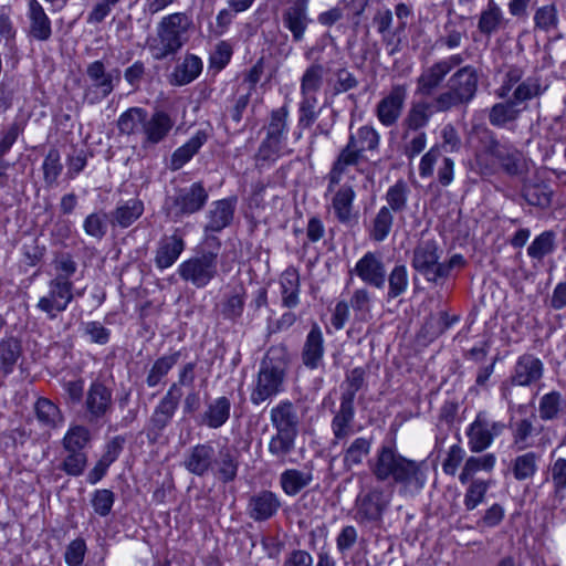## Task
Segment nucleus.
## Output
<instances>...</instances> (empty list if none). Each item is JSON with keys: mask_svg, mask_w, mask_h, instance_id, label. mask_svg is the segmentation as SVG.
<instances>
[{"mask_svg": "<svg viewBox=\"0 0 566 566\" xmlns=\"http://www.w3.org/2000/svg\"><path fill=\"white\" fill-rule=\"evenodd\" d=\"M235 202L231 199H221L211 205L207 214L206 231L220 232L233 220Z\"/></svg>", "mask_w": 566, "mask_h": 566, "instance_id": "nucleus-28", "label": "nucleus"}, {"mask_svg": "<svg viewBox=\"0 0 566 566\" xmlns=\"http://www.w3.org/2000/svg\"><path fill=\"white\" fill-rule=\"evenodd\" d=\"M434 98L429 102H422L412 107L406 119L407 125L410 128L417 129L422 127L429 119L430 116L437 113H444V109H436Z\"/></svg>", "mask_w": 566, "mask_h": 566, "instance_id": "nucleus-52", "label": "nucleus"}, {"mask_svg": "<svg viewBox=\"0 0 566 566\" xmlns=\"http://www.w3.org/2000/svg\"><path fill=\"white\" fill-rule=\"evenodd\" d=\"M505 429L501 421H490L485 411H480L467 430L468 446L471 452L486 450Z\"/></svg>", "mask_w": 566, "mask_h": 566, "instance_id": "nucleus-13", "label": "nucleus"}, {"mask_svg": "<svg viewBox=\"0 0 566 566\" xmlns=\"http://www.w3.org/2000/svg\"><path fill=\"white\" fill-rule=\"evenodd\" d=\"M23 353L22 343L14 336H6L0 340V371L3 376L13 373Z\"/></svg>", "mask_w": 566, "mask_h": 566, "instance_id": "nucleus-33", "label": "nucleus"}, {"mask_svg": "<svg viewBox=\"0 0 566 566\" xmlns=\"http://www.w3.org/2000/svg\"><path fill=\"white\" fill-rule=\"evenodd\" d=\"M524 75V69L518 65H507L504 73L502 84L495 90L496 97L505 99L510 96L512 88L522 80Z\"/></svg>", "mask_w": 566, "mask_h": 566, "instance_id": "nucleus-62", "label": "nucleus"}, {"mask_svg": "<svg viewBox=\"0 0 566 566\" xmlns=\"http://www.w3.org/2000/svg\"><path fill=\"white\" fill-rule=\"evenodd\" d=\"M182 352L184 349L174 350L169 354L158 357L147 374L146 385L149 388L157 387L180 360L182 357Z\"/></svg>", "mask_w": 566, "mask_h": 566, "instance_id": "nucleus-34", "label": "nucleus"}, {"mask_svg": "<svg viewBox=\"0 0 566 566\" xmlns=\"http://www.w3.org/2000/svg\"><path fill=\"white\" fill-rule=\"evenodd\" d=\"M370 440L366 438H356L344 453V464L347 468L360 464L363 459L369 453Z\"/></svg>", "mask_w": 566, "mask_h": 566, "instance_id": "nucleus-56", "label": "nucleus"}, {"mask_svg": "<svg viewBox=\"0 0 566 566\" xmlns=\"http://www.w3.org/2000/svg\"><path fill=\"white\" fill-rule=\"evenodd\" d=\"M365 376L366 373L363 367H356L349 370L346 374L340 399L354 402L357 391L363 389L365 386Z\"/></svg>", "mask_w": 566, "mask_h": 566, "instance_id": "nucleus-55", "label": "nucleus"}, {"mask_svg": "<svg viewBox=\"0 0 566 566\" xmlns=\"http://www.w3.org/2000/svg\"><path fill=\"white\" fill-rule=\"evenodd\" d=\"M549 474L554 486V494L563 499L566 490V459L558 458L549 465Z\"/></svg>", "mask_w": 566, "mask_h": 566, "instance_id": "nucleus-64", "label": "nucleus"}, {"mask_svg": "<svg viewBox=\"0 0 566 566\" xmlns=\"http://www.w3.org/2000/svg\"><path fill=\"white\" fill-rule=\"evenodd\" d=\"M247 291L245 287L240 284L227 293L220 304V313L223 319L230 322H238L242 316L245 306Z\"/></svg>", "mask_w": 566, "mask_h": 566, "instance_id": "nucleus-31", "label": "nucleus"}, {"mask_svg": "<svg viewBox=\"0 0 566 566\" xmlns=\"http://www.w3.org/2000/svg\"><path fill=\"white\" fill-rule=\"evenodd\" d=\"M230 410V399L224 396L218 397L207 406L206 411L201 415V423L210 429H218L229 420Z\"/></svg>", "mask_w": 566, "mask_h": 566, "instance_id": "nucleus-35", "label": "nucleus"}, {"mask_svg": "<svg viewBox=\"0 0 566 566\" xmlns=\"http://www.w3.org/2000/svg\"><path fill=\"white\" fill-rule=\"evenodd\" d=\"M317 97L301 96L298 104V127L310 128L317 119Z\"/></svg>", "mask_w": 566, "mask_h": 566, "instance_id": "nucleus-63", "label": "nucleus"}, {"mask_svg": "<svg viewBox=\"0 0 566 566\" xmlns=\"http://www.w3.org/2000/svg\"><path fill=\"white\" fill-rule=\"evenodd\" d=\"M379 145V135L369 126H363L355 133H350L348 142L345 145L354 150L360 158L366 151H374Z\"/></svg>", "mask_w": 566, "mask_h": 566, "instance_id": "nucleus-39", "label": "nucleus"}, {"mask_svg": "<svg viewBox=\"0 0 566 566\" xmlns=\"http://www.w3.org/2000/svg\"><path fill=\"white\" fill-rule=\"evenodd\" d=\"M281 305L285 308H295L300 305L301 277L294 266L286 268L279 277Z\"/></svg>", "mask_w": 566, "mask_h": 566, "instance_id": "nucleus-27", "label": "nucleus"}, {"mask_svg": "<svg viewBox=\"0 0 566 566\" xmlns=\"http://www.w3.org/2000/svg\"><path fill=\"white\" fill-rule=\"evenodd\" d=\"M281 500L276 493L262 490L252 494L248 501L247 513L255 522L272 518L281 507Z\"/></svg>", "mask_w": 566, "mask_h": 566, "instance_id": "nucleus-21", "label": "nucleus"}, {"mask_svg": "<svg viewBox=\"0 0 566 566\" xmlns=\"http://www.w3.org/2000/svg\"><path fill=\"white\" fill-rule=\"evenodd\" d=\"M202 67L203 64L200 57L195 54H187L172 73L176 84L186 85L191 83L201 74Z\"/></svg>", "mask_w": 566, "mask_h": 566, "instance_id": "nucleus-45", "label": "nucleus"}, {"mask_svg": "<svg viewBox=\"0 0 566 566\" xmlns=\"http://www.w3.org/2000/svg\"><path fill=\"white\" fill-rule=\"evenodd\" d=\"M323 49L324 48L321 45H315L304 53L305 59L311 61V64L304 70L300 78L301 96L317 97L324 86L325 76L329 71V67L318 55Z\"/></svg>", "mask_w": 566, "mask_h": 566, "instance_id": "nucleus-12", "label": "nucleus"}, {"mask_svg": "<svg viewBox=\"0 0 566 566\" xmlns=\"http://www.w3.org/2000/svg\"><path fill=\"white\" fill-rule=\"evenodd\" d=\"M289 154H291V149L287 148L286 143L265 135V138L258 148L254 159L256 165H264L266 163H274L280 157Z\"/></svg>", "mask_w": 566, "mask_h": 566, "instance_id": "nucleus-44", "label": "nucleus"}, {"mask_svg": "<svg viewBox=\"0 0 566 566\" xmlns=\"http://www.w3.org/2000/svg\"><path fill=\"white\" fill-rule=\"evenodd\" d=\"M360 157L348 147L344 146L335 160L332 164V167L326 175V179L328 181L327 191H334L335 187L338 186L345 178L354 179L355 171H358V165L360 163Z\"/></svg>", "mask_w": 566, "mask_h": 566, "instance_id": "nucleus-16", "label": "nucleus"}, {"mask_svg": "<svg viewBox=\"0 0 566 566\" xmlns=\"http://www.w3.org/2000/svg\"><path fill=\"white\" fill-rule=\"evenodd\" d=\"M355 191L348 185H343L335 192L332 206L337 220L342 223H349L353 218V202L355 199Z\"/></svg>", "mask_w": 566, "mask_h": 566, "instance_id": "nucleus-40", "label": "nucleus"}, {"mask_svg": "<svg viewBox=\"0 0 566 566\" xmlns=\"http://www.w3.org/2000/svg\"><path fill=\"white\" fill-rule=\"evenodd\" d=\"M355 273L363 282L381 289L386 282V265L381 255L375 252H367L355 265Z\"/></svg>", "mask_w": 566, "mask_h": 566, "instance_id": "nucleus-23", "label": "nucleus"}, {"mask_svg": "<svg viewBox=\"0 0 566 566\" xmlns=\"http://www.w3.org/2000/svg\"><path fill=\"white\" fill-rule=\"evenodd\" d=\"M66 455L59 465L60 470L71 476L83 474L87 465L86 452L65 451Z\"/></svg>", "mask_w": 566, "mask_h": 566, "instance_id": "nucleus-60", "label": "nucleus"}, {"mask_svg": "<svg viewBox=\"0 0 566 566\" xmlns=\"http://www.w3.org/2000/svg\"><path fill=\"white\" fill-rule=\"evenodd\" d=\"M216 463V450L206 442L191 447L185 454L182 465L191 474L197 476L208 475Z\"/></svg>", "mask_w": 566, "mask_h": 566, "instance_id": "nucleus-17", "label": "nucleus"}, {"mask_svg": "<svg viewBox=\"0 0 566 566\" xmlns=\"http://www.w3.org/2000/svg\"><path fill=\"white\" fill-rule=\"evenodd\" d=\"M270 420L275 432L298 436L300 418L290 400H281L270 410Z\"/></svg>", "mask_w": 566, "mask_h": 566, "instance_id": "nucleus-24", "label": "nucleus"}, {"mask_svg": "<svg viewBox=\"0 0 566 566\" xmlns=\"http://www.w3.org/2000/svg\"><path fill=\"white\" fill-rule=\"evenodd\" d=\"M29 35L38 41H48L52 35V23L38 0L28 1Z\"/></svg>", "mask_w": 566, "mask_h": 566, "instance_id": "nucleus-26", "label": "nucleus"}, {"mask_svg": "<svg viewBox=\"0 0 566 566\" xmlns=\"http://www.w3.org/2000/svg\"><path fill=\"white\" fill-rule=\"evenodd\" d=\"M296 438L297 436L275 432L269 441L268 450L280 463H285L295 449Z\"/></svg>", "mask_w": 566, "mask_h": 566, "instance_id": "nucleus-49", "label": "nucleus"}, {"mask_svg": "<svg viewBox=\"0 0 566 566\" xmlns=\"http://www.w3.org/2000/svg\"><path fill=\"white\" fill-rule=\"evenodd\" d=\"M289 371V356L283 347H272L260 364L253 380L250 401L259 406L274 398L285 389Z\"/></svg>", "mask_w": 566, "mask_h": 566, "instance_id": "nucleus-2", "label": "nucleus"}, {"mask_svg": "<svg viewBox=\"0 0 566 566\" xmlns=\"http://www.w3.org/2000/svg\"><path fill=\"white\" fill-rule=\"evenodd\" d=\"M63 165L61 163V156L56 148H51L46 154L42 170L43 178L48 186H53L57 182V178L61 175Z\"/></svg>", "mask_w": 566, "mask_h": 566, "instance_id": "nucleus-58", "label": "nucleus"}, {"mask_svg": "<svg viewBox=\"0 0 566 566\" xmlns=\"http://www.w3.org/2000/svg\"><path fill=\"white\" fill-rule=\"evenodd\" d=\"M207 142V134L198 130L186 144L178 147L171 155L170 169H181Z\"/></svg>", "mask_w": 566, "mask_h": 566, "instance_id": "nucleus-36", "label": "nucleus"}, {"mask_svg": "<svg viewBox=\"0 0 566 566\" xmlns=\"http://www.w3.org/2000/svg\"><path fill=\"white\" fill-rule=\"evenodd\" d=\"M86 76L90 85L85 88L84 98L93 105L112 94L120 81V71L115 69L108 72L105 64L97 60L87 65Z\"/></svg>", "mask_w": 566, "mask_h": 566, "instance_id": "nucleus-8", "label": "nucleus"}, {"mask_svg": "<svg viewBox=\"0 0 566 566\" xmlns=\"http://www.w3.org/2000/svg\"><path fill=\"white\" fill-rule=\"evenodd\" d=\"M209 198L201 181L191 184L189 187L180 188L171 197V203L168 213L175 219L189 216L200 211L207 203Z\"/></svg>", "mask_w": 566, "mask_h": 566, "instance_id": "nucleus-11", "label": "nucleus"}, {"mask_svg": "<svg viewBox=\"0 0 566 566\" xmlns=\"http://www.w3.org/2000/svg\"><path fill=\"white\" fill-rule=\"evenodd\" d=\"M333 439L331 446H338L340 442L347 441L349 437L355 434V407L354 402L342 400L338 410L335 411L331 422Z\"/></svg>", "mask_w": 566, "mask_h": 566, "instance_id": "nucleus-19", "label": "nucleus"}, {"mask_svg": "<svg viewBox=\"0 0 566 566\" xmlns=\"http://www.w3.org/2000/svg\"><path fill=\"white\" fill-rule=\"evenodd\" d=\"M107 229L108 219L104 211L92 212L83 221L84 232L98 241L106 235Z\"/></svg>", "mask_w": 566, "mask_h": 566, "instance_id": "nucleus-54", "label": "nucleus"}, {"mask_svg": "<svg viewBox=\"0 0 566 566\" xmlns=\"http://www.w3.org/2000/svg\"><path fill=\"white\" fill-rule=\"evenodd\" d=\"M33 410L39 423L49 430L56 429L64 422V416L60 407L49 398H38Z\"/></svg>", "mask_w": 566, "mask_h": 566, "instance_id": "nucleus-32", "label": "nucleus"}, {"mask_svg": "<svg viewBox=\"0 0 566 566\" xmlns=\"http://www.w3.org/2000/svg\"><path fill=\"white\" fill-rule=\"evenodd\" d=\"M313 481L311 470L286 469L280 474V486L287 496H295Z\"/></svg>", "mask_w": 566, "mask_h": 566, "instance_id": "nucleus-37", "label": "nucleus"}, {"mask_svg": "<svg viewBox=\"0 0 566 566\" xmlns=\"http://www.w3.org/2000/svg\"><path fill=\"white\" fill-rule=\"evenodd\" d=\"M391 479L403 494H415L426 482L421 463L409 460L391 451Z\"/></svg>", "mask_w": 566, "mask_h": 566, "instance_id": "nucleus-10", "label": "nucleus"}, {"mask_svg": "<svg viewBox=\"0 0 566 566\" xmlns=\"http://www.w3.org/2000/svg\"><path fill=\"white\" fill-rule=\"evenodd\" d=\"M193 21L187 12H174L157 24L156 36L148 42L149 51L157 61L175 55L187 43Z\"/></svg>", "mask_w": 566, "mask_h": 566, "instance_id": "nucleus-3", "label": "nucleus"}, {"mask_svg": "<svg viewBox=\"0 0 566 566\" xmlns=\"http://www.w3.org/2000/svg\"><path fill=\"white\" fill-rule=\"evenodd\" d=\"M90 441V430L82 424H75L71 426L64 434L62 446L64 451L85 452Z\"/></svg>", "mask_w": 566, "mask_h": 566, "instance_id": "nucleus-50", "label": "nucleus"}, {"mask_svg": "<svg viewBox=\"0 0 566 566\" xmlns=\"http://www.w3.org/2000/svg\"><path fill=\"white\" fill-rule=\"evenodd\" d=\"M287 118L289 107L286 105L273 109L270 115L269 124L265 126L266 136L286 143L289 130Z\"/></svg>", "mask_w": 566, "mask_h": 566, "instance_id": "nucleus-48", "label": "nucleus"}, {"mask_svg": "<svg viewBox=\"0 0 566 566\" xmlns=\"http://www.w3.org/2000/svg\"><path fill=\"white\" fill-rule=\"evenodd\" d=\"M539 454L530 451L517 455L512 461V473L517 481H524L533 478L538 469Z\"/></svg>", "mask_w": 566, "mask_h": 566, "instance_id": "nucleus-47", "label": "nucleus"}, {"mask_svg": "<svg viewBox=\"0 0 566 566\" xmlns=\"http://www.w3.org/2000/svg\"><path fill=\"white\" fill-rule=\"evenodd\" d=\"M535 29L544 32H551L557 28L558 15L554 4L539 7L534 13Z\"/></svg>", "mask_w": 566, "mask_h": 566, "instance_id": "nucleus-61", "label": "nucleus"}, {"mask_svg": "<svg viewBox=\"0 0 566 566\" xmlns=\"http://www.w3.org/2000/svg\"><path fill=\"white\" fill-rule=\"evenodd\" d=\"M324 355L325 340L323 332L317 323H313L302 346V363L310 370L318 369L323 366Z\"/></svg>", "mask_w": 566, "mask_h": 566, "instance_id": "nucleus-20", "label": "nucleus"}, {"mask_svg": "<svg viewBox=\"0 0 566 566\" xmlns=\"http://www.w3.org/2000/svg\"><path fill=\"white\" fill-rule=\"evenodd\" d=\"M563 397L559 391L545 394L538 405L539 418L544 421L557 419L562 411Z\"/></svg>", "mask_w": 566, "mask_h": 566, "instance_id": "nucleus-53", "label": "nucleus"}, {"mask_svg": "<svg viewBox=\"0 0 566 566\" xmlns=\"http://www.w3.org/2000/svg\"><path fill=\"white\" fill-rule=\"evenodd\" d=\"M197 366V360L188 361L179 366L177 381L172 382L167 391L181 399L184 395L181 388H193L195 386Z\"/></svg>", "mask_w": 566, "mask_h": 566, "instance_id": "nucleus-51", "label": "nucleus"}, {"mask_svg": "<svg viewBox=\"0 0 566 566\" xmlns=\"http://www.w3.org/2000/svg\"><path fill=\"white\" fill-rule=\"evenodd\" d=\"M83 408L90 424L106 422L114 409L113 390L101 380L92 381L85 392Z\"/></svg>", "mask_w": 566, "mask_h": 566, "instance_id": "nucleus-7", "label": "nucleus"}, {"mask_svg": "<svg viewBox=\"0 0 566 566\" xmlns=\"http://www.w3.org/2000/svg\"><path fill=\"white\" fill-rule=\"evenodd\" d=\"M447 72L436 62L424 69L418 77L417 91L422 96H431L440 87L447 76Z\"/></svg>", "mask_w": 566, "mask_h": 566, "instance_id": "nucleus-43", "label": "nucleus"}, {"mask_svg": "<svg viewBox=\"0 0 566 566\" xmlns=\"http://www.w3.org/2000/svg\"><path fill=\"white\" fill-rule=\"evenodd\" d=\"M438 245L434 241L421 243L413 253V266L428 281L438 282L447 279L453 269H461L465 260L461 254H454L448 262H439Z\"/></svg>", "mask_w": 566, "mask_h": 566, "instance_id": "nucleus-6", "label": "nucleus"}, {"mask_svg": "<svg viewBox=\"0 0 566 566\" xmlns=\"http://www.w3.org/2000/svg\"><path fill=\"white\" fill-rule=\"evenodd\" d=\"M483 153L494 157L510 176L522 172L523 156L512 144L501 143L492 132L486 130Z\"/></svg>", "mask_w": 566, "mask_h": 566, "instance_id": "nucleus-14", "label": "nucleus"}, {"mask_svg": "<svg viewBox=\"0 0 566 566\" xmlns=\"http://www.w3.org/2000/svg\"><path fill=\"white\" fill-rule=\"evenodd\" d=\"M524 108L518 107L511 98L495 103L489 111V122L494 127H504L518 118Z\"/></svg>", "mask_w": 566, "mask_h": 566, "instance_id": "nucleus-41", "label": "nucleus"}, {"mask_svg": "<svg viewBox=\"0 0 566 566\" xmlns=\"http://www.w3.org/2000/svg\"><path fill=\"white\" fill-rule=\"evenodd\" d=\"M386 500L384 495L377 491H373L356 500L354 518L358 523L378 522L386 509Z\"/></svg>", "mask_w": 566, "mask_h": 566, "instance_id": "nucleus-25", "label": "nucleus"}, {"mask_svg": "<svg viewBox=\"0 0 566 566\" xmlns=\"http://www.w3.org/2000/svg\"><path fill=\"white\" fill-rule=\"evenodd\" d=\"M238 451L231 448H222L219 451V459L216 458V475L223 483L232 482L238 474L239 468Z\"/></svg>", "mask_w": 566, "mask_h": 566, "instance_id": "nucleus-42", "label": "nucleus"}, {"mask_svg": "<svg viewBox=\"0 0 566 566\" xmlns=\"http://www.w3.org/2000/svg\"><path fill=\"white\" fill-rule=\"evenodd\" d=\"M221 243L199 247L195 253L182 261L177 270L180 279L196 289L207 287L219 275Z\"/></svg>", "mask_w": 566, "mask_h": 566, "instance_id": "nucleus-4", "label": "nucleus"}, {"mask_svg": "<svg viewBox=\"0 0 566 566\" xmlns=\"http://www.w3.org/2000/svg\"><path fill=\"white\" fill-rule=\"evenodd\" d=\"M506 20L504 18L502 9L495 3L494 0H489L488 6L482 10L478 30L485 36H491L496 33L500 29L504 28Z\"/></svg>", "mask_w": 566, "mask_h": 566, "instance_id": "nucleus-38", "label": "nucleus"}, {"mask_svg": "<svg viewBox=\"0 0 566 566\" xmlns=\"http://www.w3.org/2000/svg\"><path fill=\"white\" fill-rule=\"evenodd\" d=\"M116 126L118 134L126 137L134 148L139 144L143 151H148L168 138L175 119L163 109L149 115L145 108L134 106L119 115Z\"/></svg>", "mask_w": 566, "mask_h": 566, "instance_id": "nucleus-1", "label": "nucleus"}, {"mask_svg": "<svg viewBox=\"0 0 566 566\" xmlns=\"http://www.w3.org/2000/svg\"><path fill=\"white\" fill-rule=\"evenodd\" d=\"M541 94L539 81L535 77H527L515 87L511 99L520 107L521 104Z\"/></svg>", "mask_w": 566, "mask_h": 566, "instance_id": "nucleus-59", "label": "nucleus"}, {"mask_svg": "<svg viewBox=\"0 0 566 566\" xmlns=\"http://www.w3.org/2000/svg\"><path fill=\"white\" fill-rule=\"evenodd\" d=\"M185 233L180 228L170 235H164L156 249L155 265L159 270L172 266L186 249Z\"/></svg>", "mask_w": 566, "mask_h": 566, "instance_id": "nucleus-18", "label": "nucleus"}, {"mask_svg": "<svg viewBox=\"0 0 566 566\" xmlns=\"http://www.w3.org/2000/svg\"><path fill=\"white\" fill-rule=\"evenodd\" d=\"M179 403L180 398L168 391L159 400L146 424V437L150 444L159 441L164 430L171 423Z\"/></svg>", "mask_w": 566, "mask_h": 566, "instance_id": "nucleus-15", "label": "nucleus"}, {"mask_svg": "<svg viewBox=\"0 0 566 566\" xmlns=\"http://www.w3.org/2000/svg\"><path fill=\"white\" fill-rule=\"evenodd\" d=\"M522 196L530 206L546 209L552 203L553 190L544 182H526Z\"/></svg>", "mask_w": 566, "mask_h": 566, "instance_id": "nucleus-46", "label": "nucleus"}, {"mask_svg": "<svg viewBox=\"0 0 566 566\" xmlns=\"http://www.w3.org/2000/svg\"><path fill=\"white\" fill-rule=\"evenodd\" d=\"M74 300V284L61 277H52L48 282V292L36 303V308L49 319H55L60 313L67 310Z\"/></svg>", "mask_w": 566, "mask_h": 566, "instance_id": "nucleus-9", "label": "nucleus"}, {"mask_svg": "<svg viewBox=\"0 0 566 566\" xmlns=\"http://www.w3.org/2000/svg\"><path fill=\"white\" fill-rule=\"evenodd\" d=\"M543 374V361L532 354H523L516 360L511 376V382L516 386H531L539 381Z\"/></svg>", "mask_w": 566, "mask_h": 566, "instance_id": "nucleus-22", "label": "nucleus"}, {"mask_svg": "<svg viewBox=\"0 0 566 566\" xmlns=\"http://www.w3.org/2000/svg\"><path fill=\"white\" fill-rule=\"evenodd\" d=\"M306 8V0H295L283 14L284 27L292 32L295 42H300L303 39L307 28Z\"/></svg>", "mask_w": 566, "mask_h": 566, "instance_id": "nucleus-30", "label": "nucleus"}, {"mask_svg": "<svg viewBox=\"0 0 566 566\" xmlns=\"http://www.w3.org/2000/svg\"><path fill=\"white\" fill-rule=\"evenodd\" d=\"M144 202L138 198H132L119 202L111 212V223L114 227L128 228L144 213Z\"/></svg>", "mask_w": 566, "mask_h": 566, "instance_id": "nucleus-29", "label": "nucleus"}, {"mask_svg": "<svg viewBox=\"0 0 566 566\" xmlns=\"http://www.w3.org/2000/svg\"><path fill=\"white\" fill-rule=\"evenodd\" d=\"M479 86V74L472 65H465L454 72L447 82V90L434 97L436 109L448 112L454 107L467 106L473 101Z\"/></svg>", "mask_w": 566, "mask_h": 566, "instance_id": "nucleus-5", "label": "nucleus"}, {"mask_svg": "<svg viewBox=\"0 0 566 566\" xmlns=\"http://www.w3.org/2000/svg\"><path fill=\"white\" fill-rule=\"evenodd\" d=\"M555 249V234L553 231H545L537 235L527 248V254L536 260H542Z\"/></svg>", "mask_w": 566, "mask_h": 566, "instance_id": "nucleus-57", "label": "nucleus"}]
</instances>
